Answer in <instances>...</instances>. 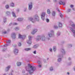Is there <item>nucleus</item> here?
Listing matches in <instances>:
<instances>
[{"label":"nucleus","mask_w":75,"mask_h":75,"mask_svg":"<svg viewBox=\"0 0 75 75\" xmlns=\"http://www.w3.org/2000/svg\"><path fill=\"white\" fill-rule=\"evenodd\" d=\"M70 25H71L73 28H71L70 29L72 32L73 33V35L74 37L75 38V24L72 21H70Z\"/></svg>","instance_id":"2"},{"label":"nucleus","mask_w":75,"mask_h":75,"mask_svg":"<svg viewBox=\"0 0 75 75\" xmlns=\"http://www.w3.org/2000/svg\"><path fill=\"white\" fill-rule=\"evenodd\" d=\"M13 46L14 47H17V45L15 44L14 45H13Z\"/></svg>","instance_id":"58"},{"label":"nucleus","mask_w":75,"mask_h":75,"mask_svg":"<svg viewBox=\"0 0 75 75\" xmlns=\"http://www.w3.org/2000/svg\"><path fill=\"white\" fill-rule=\"evenodd\" d=\"M30 21H31L32 23H34L35 21H39V20L38 19H30Z\"/></svg>","instance_id":"11"},{"label":"nucleus","mask_w":75,"mask_h":75,"mask_svg":"<svg viewBox=\"0 0 75 75\" xmlns=\"http://www.w3.org/2000/svg\"><path fill=\"white\" fill-rule=\"evenodd\" d=\"M11 6L12 7H14V6H15V5L13 3H11Z\"/></svg>","instance_id":"25"},{"label":"nucleus","mask_w":75,"mask_h":75,"mask_svg":"<svg viewBox=\"0 0 75 75\" xmlns=\"http://www.w3.org/2000/svg\"><path fill=\"white\" fill-rule=\"evenodd\" d=\"M26 42L29 45H31L32 42H31V40H27Z\"/></svg>","instance_id":"13"},{"label":"nucleus","mask_w":75,"mask_h":75,"mask_svg":"<svg viewBox=\"0 0 75 75\" xmlns=\"http://www.w3.org/2000/svg\"><path fill=\"white\" fill-rule=\"evenodd\" d=\"M25 72V70H22V73H23V74H24Z\"/></svg>","instance_id":"41"},{"label":"nucleus","mask_w":75,"mask_h":75,"mask_svg":"<svg viewBox=\"0 0 75 75\" xmlns=\"http://www.w3.org/2000/svg\"><path fill=\"white\" fill-rule=\"evenodd\" d=\"M19 9H18L17 10V12H19Z\"/></svg>","instance_id":"61"},{"label":"nucleus","mask_w":75,"mask_h":75,"mask_svg":"<svg viewBox=\"0 0 75 75\" xmlns=\"http://www.w3.org/2000/svg\"><path fill=\"white\" fill-rule=\"evenodd\" d=\"M33 52V54H36V50H35Z\"/></svg>","instance_id":"49"},{"label":"nucleus","mask_w":75,"mask_h":75,"mask_svg":"<svg viewBox=\"0 0 75 75\" xmlns=\"http://www.w3.org/2000/svg\"><path fill=\"white\" fill-rule=\"evenodd\" d=\"M35 33L33 31L31 33V34H33H33H34Z\"/></svg>","instance_id":"47"},{"label":"nucleus","mask_w":75,"mask_h":75,"mask_svg":"<svg viewBox=\"0 0 75 75\" xmlns=\"http://www.w3.org/2000/svg\"><path fill=\"white\" fill-rule=\"evenodd\" d=\"M24 50L26 51H30L31 50V48H26L24 49Z\"/></svg>","instance_id":"18"},{"label":"nucleus","mask_w":75,"mask_h":75,"mask_svg":"<svg viewBox=\"0 0 75 75\" xmlns=\"http://www.w3.org/2000/svg\"><path fill=\"white\" fill-rule=\"evenodd\" d=\"M68 60H70L71 59V58L70 57H69L68 59Z\"/></svg>","instance_id":"56"},{"label":"nucleus","mask_w":75,"mask_h":75,"mask_svg":"<svg viewBox=\"0 0 75 75\" xmlns=\"http://www.w3.org/2000/svg\"><path fill=\"white\" fill-rule=\"evenodd\" d=\"M54 70V67L51 66V67L49 68V71H52Z\"/></svg>","instance_id":"19"},{"label":"nucleus","mask_w":75,"mask_h":75,"mask_svg":"<svg viewBox=\"0 0 75 75\" xmlns=\"http://www.w3.org/2000/svg\"><path fill=\"white\" fill-rule=\"evenodd\" d=\"M47 13L48 14L50 13V10L49 9H47Z\"/></svg>","instance_id":"37"},{"label":"nucleus","mask_w":75,"mask_h":75,"mask_svg":"<svg viewBox=\"0 0 75 75\" xmlns=\"http://www.w3.org/2000/svg\"><path fill=\"white\" fill-rule=\"evenodd\" d=\"M53 28H55V29H57V28H58V26H57V25H54L53 26Z\"/></svg>","instance_id":"24"},{"label":"nucleus","mask_w":75,"mask_h":75,"mask_svg":"<svg viewBox=\"0 0 75 75\" xmlns=\"http://www.w3.org/2000/svg\"><path fill=\"white\" fill-rule=\"evenodd\" d=\"M46 22H47V23L49 22V19H46Z\"/></svg>","instance_id":"44"},{"label":"nucleus","mask_w":75,"mask_h":75,"mask_svg":"<svg viewBox=\"0 0 75 75\" xmlns=\"http://www.w3.org/2000/svg\"><path fill=\"white\" fill-rule=\"evenodd\" d=\"M34 18L35 19H38L39 18V16L37 14H35L34 16Z\"/></svg>","instance_id":"16"},{"label":"nucleus","mask_w":75,"mask_h":75,"mask_svg":"<svg viewBox=\"0 0 75 75\" xmlns=\"http://www.w3.org/2000/svg\"><path fill=\"white\" fill-rule=\"evenodd\" d=\"M36 40L37 41H45L46 39H45V36L44 35H38L37 36Z\"/></svg>","instance_id":"4"},{"label":"nucleus","mask_w":75,"mask_h":75,"mask_svg":"<svg viewBox=\"0 0 75 75\" xmlns=\"http://www.w3.org/2000/svg\"><path fill=\"white\" fill-rule=\"evenodd\" d=\"M13 53L15 55H17L18 52V50L17 49H14L13 50Z\"/></svg>","instance_id":"9"},{"label":"nucleus","mask_w":75,"mask_h":75,"mask_svg":"<svg viewBox=\"0 0 75 75\" xmlns=\"http://www.w3.org/2000/svg\"><path fill=\"white\" fill-rule=\"evenodd\" d=\"M4 23H6V19H4Z\"/></svg>","instance_id":"51"},{"label":"nucleus","mask_w":75,"mask_h":75,"mask_svg":"<svg viewBox=\"0 0 75 75\" xmlns=\"http://www.w3.org/2000/svg\"><path fill=\"white\" fill-rule=\"evenodd\" d=\"M29 19H33V17H30L29 18Z\"/></svg>","instance_id":"53"},{"label":"nucleus","mask_w":75,"mask_h":75,"mask_svg":"<svg viewBox=\"0 0 75 75\" xmlns=\"http://www.w3.org/2000/svg\"><path fill=\"white\" fill-rule=\"evenodd\" d=\"M11 37L13 39H15L16 38V35L15 33H12L11 34Z\"/></svg>","instance_id":"10"},{"label":"nucleus","mask_w":75,"mask_h":75,"mask_svg":"<svg viewBox=\"0 0 75 75\" xmlns=\"http://www.w3.org/2000/svg\"><path fill=\"white\" fill-rule=\"evenodd\" d=\"M43 61L44 62H46V60L45 59H44Z\"/></svg>","instance_id":"57"},{"label":"nucleus","mask_w":75,"mask_h":75,"mask_svg":"<svg viewBox=\"0 0 75 75\" xmlns=\"http://www.w3.org/2000/svg\"><path fill=\"white\" fill-rule=\"evenodd\" d=\"M70 7H71V8H72V7H74V5H71L70 6Z\"/></svg>","instance_id":"43"},{"label":"nucleus","mask_w":75,"mask_h":75,"mask_svg":"<svg viewBox=\"0 0 75 75\" xmlns=\"http://www.w3.org/2000/svg\"><path fill=\"white\" fill-rule=\"evenodd\" d=\"M58 26L59 27H62V24L61 22H59Z\"/></svg>","instance_id":"21"},{"label":"nucleus","mask_w":75,"mask_h":75,"mask_svg":"<svg viewBox=\"0 0 75 75\" xmlns=\"http://www.w3.org/2000/svg\"><path fill=\"white\" fill-rule=\"evenodd\" d=\"M27 11V8H24V11L25 12Z\"/></svg>","instance_id":"42"},{"label":"nucleus","mask_w":75,"mask_h":75,"mask_svg":"<svg viewBox=\"0 0 75 75\" xmlns=\"http://www.w3.org/2000/svg\"><path fill=\"white\" fill-rule=\"evenodd\" d=\"M13 25H18V23H13Z\"/></svg>","instance_id":"46"},{"label":"nucleus","mask_w":75,"mask_h":75,"mask_svg":"<svg viewBox=\"0 0 75 75\" xmlns=\"http://www.w3.org/2000/svg\"><path fill=\"white\" fill-rule=\"evenodd\" d=\"M26 71H27L30 74H33V71L36 70V67H32L31 65L26 66L25 67Z\"/></svg>","instance_id":"1"},{"label":"nucleus","mask_w":75,"mask_h":75,"mask_svg":"<svg viewBox=\"0 0 75 75\" xmlns=\"http://www.w3.org/2000/svg\"><path fill=\"white\" fill-rule=\"evenodd\" d=\"M15 30L16 31L19 30V28L18 27H16L15 28Z\"/></svg>","instance_id":"32"},{"label":"nucleus","mask_w":75,"mask_h":75,"mask_svg":"<svg viewBox=\"0 0 75 75\" xmlns=\"http://www.w3.org/2000/svg\"><path fill=\"white\" fill-rule=\"evenodd\" d=\"M3 33H4V34H6V33H7V32L6 31L4 30L3 32Z\"/></svg>","instance_id":"45"},{"label":"nucleus","mask_w":75,"mask_h":75,"mask_svg":"<svg viewBox=\"0 0 75 75\" xmlns=\"http://www.w3.org/2000/svg\"><path fill=\"white\" fill-rule=\"evenodd\" d=\"M10 42H11V40H8V41L6 42V43L9 44V45L8 44V45H10Z\"/></svg>","instance_id":"28"},{"label":"nucleus","mask_w":75,"mask_h":75,"mask_svg":"<svg viewBox=\"0 0 75 75\" xmlns=\"http://www.w3.org/2000/svg\"><path fill=\"white\" fill-rule=\"evenodd\" d=\"M70 11H71V9H68V12H70Z\"/></svg>","instance_id":"50"},{"label":"nucleus","mask_w":75,"mask_h":75,"mask_svg":"<svg viewBox=\"0 0 75 75\" xmlns=\"http://www.w3.org/2000/svg\"><path fill=\"white\" fill-rule=\"evenodd\" d=\"M56 47L54 46L53 47V50L54 52L56 51Z\"/></svg>","instance_id":"31"},{"label":"nucleus","mask_w":75,"mask_h":75,"mask_svg":"<svg viewBox=\"0 0 75 75\" xmlns=\"http://www.w3.org/2000/svg\"><path fill=\"white\" fill-rule=\"evenodd\" d=\"M48 36L46 37V39L47 40H50V38L54 35V31L52 30H50L49 32L48 33Z\"/></svg>","instance_id":"3"},{"label":"nucleus","mask_w":75,"mask_h":75,"mask_svg":"<svg viewBox=\"0 0 75 75\" xmlns=\"http://www.w3.org/2000/svg\"><path fill=\"white\" fill-rule=\"evenodd\" d=\"M6 14L7 15H8V16H10V12L7 11H6Z\"/></svg>","instance_id":"27"},{"label":"nucleus","mask_w":75,"mask_h":75,"mask_svg":"<svg viewBox=\"0 0 75 75\" xmlns=\"http://www.w3.org/2000/svg\"><path fill=\"white\" fill-rule=\"evenodd\" d=\"M23 18H19L18 19H23Z\"/></svg>","instance_id":"52"},{"label":"nucleus","mask_w":75,"mask_h":75,"mask_svg":"<svg viewBox=\"0 0 75 75\" xmlns=\"http://www.w3.org/2000/svg\"><path fill=\"white\" fill-rule=\"evenodd\" d=\"M18 45L19 47H21V42H18Z\"/></svg>","instance_id":"30"},{"label":"nucleus","mask_w":75,"mask_h":75,"mask_svg":"<svg viewBox=\"0 0 75 75\" xmlns=\"http://www.w3.org/2000/svg\"><path fill=\"white\" fill-rule=\"evenodd\" d=\"M8 45H9L8 44H6L3 46V47H4L2 50V51H3V52H4V51H6V50H7V47H7Z\"/></svg>","instance_id":"8"},{"label":"nucleus","mask_w":75,"mask_h":75,"mask_svg":"<svg viewBox=\"0 0 75 75\" xmlns=\"http://www.w3.org/2000/svg\"><path fill=\"white\" fill-rule=\"evenodd\" d=\"M9 75H13V73H9Z\"/></svg>","instance_id":"54"},{"label":"nucleus","mask_w":75,"mask_h":75,"mask_svg":"<svg viewBox=\"0 0 75 75\" xmlns=\"http://www.w3.org/2000/svg\"><path fill=\"white\" fill-rule=\"evenodd\" d=\"M68 46L69 47H72V44H69L68 45Z\"/></svg>","instance_id":"40"},{"label":"nucleus","mask_w":75,"mask_h":75,"mask_svg":"<svg viewBox=\"0 0 75 75\" xmlns=\"http://www.w3.org/2000/svg\"><path fill=\"white\" fill-rule=\"evenodd\" d=\"M38 47V45H34L33 47V48L34 49H35L36 48H37Z\"/></svg>","instance_id":"17"},{"label":"nucleus","mask_w":75,"mask_h":75,"mask_svg":"<svg viewBox=\"0 0 75 75\" xmlns=\"http://www.w3.org/2000/svg\"><path fill=\"white\" fill-rule=\"evenodd\" d=\"M11 73H12V72H13V70H12L11 71Z\"/></svg>","instance_id":"63"},{"label":"nucleus","mask_w":75,"mask_h":75,"mask_svg":"<svg viewBox=\"0 0 75 75\" xmlns=\"http://www.w3.org/2000/svg\"><path fill=\"white\" fill-rule=\"evenodd\" d=\"M49 50L50 52H52V49L51 48H50L49 49Z\"/></svg>","instance_id":"48"},{"label":"nucleus","mask_w":75,"mask_h":75,"mask_svg":"<svg viewBox=\"0 0 75 75\" xmlns=\"http://www.w3.org/2000/svg\"><path fill=\"white\" fill-rule=\"evenodd\" d=\"M10 68H11V66L10 65H8L5 68V71L6 72L8 71V70L10 69Z\"/></svg>","instance_id":"12"},{"label":"nucleus","mask_w":75,"mask_h":75,"mask_svg":"<svg viewBox=\"0 0 75 75\" xmlns=\"http://www.w3.org/2000/svg\"><path fill=\"white\" fill-rule=\"evenodd\" d=\"M52 16H55V12L54 11H53L52 13Z\"/></svg>","instance_id":"34"},{"label":"nucleus","mask_w":75,"mask_h":75,"mask_svg":"<svg viewBox=\"0 0 75 75\" xmlns=\"http://www.w3.org/2000/svg\"><path fill=\"white\" fill-rule=\"evenodd\" d=\"M26 37L25 35H21V34H19L18 35V38L19 39H21L22 40H24Z\"/></svg>","instance_id":"6"},{"label":"nucleus","mask_w":75,"mask_h":75,"mask_svg":"<svg viewBox=\"0 0 75 75\" xmlns=\"http://www.w3.org/2000/svg\"><path fill=\"white\" fill-rule=\"evenodd\" d=\"M60 51L61 55H59L58 56V58L57 59V61L59 62H61V61L62 59L61 57H62V55H64L65 54L64 49H60Z\"/></svg>","instance_id":"5"},{"label":"nucleus","mask_w":75,"mask_h":75,"mask_svg":"<svg viewBox=\"0 0 75 75\" xmlns=\"http://www.w3.org/2000/svg\"><path fill=\"white\" fill-rule=\"evenodd\" d=\"M70 73H69V72H68L67 73V74H68V75H69V74H70Z\"/></svg>","instance_id":"62"},{"label":"nucleus","mask_w":75,"mask_h":75,"mask_svg":"<svg viewBox=\"0 0 75 75\" xmlns=\"http://www.w3.org/2000/svg\"><path fill=\"white\" fill-rule=\"evenodd\" d=\"M61 32H57L56 34L57 36V37H59V36L60 35H61Z\"/></svg>","instance_id":"20"},{"label":"nucleus","mask_w":75,"mask_h":75,"mask_svg":"<svg viewBox=\"0 0 75 75\" xmlns=\"http://www.w3.org/2000/svg\"><path fill=\"white\" fill-rule=\"evenodd\" d=\"M72 9H73V10L74 11H75V8H73Z\"/></svg>","instance_id":"60"},{"label":"nucleus","mask_w":75,"mask_h":75,"mask_svg":"<svg viewBox=\"0 0 75 75\" xmlns=\"http://www.w3.org/2000/svg\"><path fill=\"white\" fill-rule=\"evenodd\" d=\"M4 75H7V74H6L4 73Z\"/></svg>","instance_id":"64"},{"label":"nucleus","mask_w":75,"mask_h":75,"mask_svg":"<svg viewBox=\"0 0 75 75\" xmlns=\"http://www.w3.org/2000/svg\"><path fill=\"white\" fill-rule=\"evenodd\" d=\"M17 66H18V67H19V66H20V65H21V63L18 62L17 63Z\"/></svg>","instance_id":"23"},{"label":"nucleus","mask_w":75,"mask_h":75,"mask_svg":"<svg viewBox=\"0 0 75 75\" xmlns=\"http://www.w3.org/2000/svg\"><path fill=\"white\" fill-rule=\"evenodd\" d=\"M45 13H42L41 16V18L42 19H44V17H45Z\"/></svg>","instance_id":"14"},{"label":"nucleus","mask_w":75,"mask_h":75,"mask_svg":"<svg viewBox=\"0 0 75 75\" xmlns=\"http://www.w3.org/2000/svg\"><path fill=\"white\" fill-rule=\"evenodd\" d=\"M6 9H8L9 8V6L8 5H6Z\"/></svg>","instance_id":"33"},{"label":"nucleus","mask_w":75,"mask_h":75,"mask_svg":"<svg viewBox=\"0 0 75 75\" xmlns=\"http://www.w3.org/2000/svg\"><path fill=\"white\" fill-rule=\"evenodd\" d=\"M12 14L13 17H16V14H15V13H14V12L13 11L12 12Z\"/></svg>","instance_id":"22"},{"label":"nucleus","mask_w":75,"mask_h":75,"mask_svg":"<svg viewBox=\"0 0 75 75\" xmlns=\"http://www.w3.org/2000/svg\"><path fill=\"white\" fill-rule=\"evenodd\" d=\"M28 10H31L33 8V3L31 2L28 4Z\"/></svg>","instance_id":"7"},{"label":"nucleus","mask_w":75,"mask_h":75,"mask_svg":"<svg viewBox=\"0 0 75 75\" xmlns=\"http://www.w3.org/2000/svg\"><path fill=\"white\" fill-rule=\"evenodd\" d=\"M38 30L37 29H35L33 30V31L34 32H35V33H37V31Z\"/></svg>","instance_id":"38"},{"label":"nucleus","mask_w":75,"mask_h":75,"mask_svg":"<svg viewBox=\"0 0 75 75\" xmlns=\"http://www.w3.org/2000/svg\"><path fill=\"white\" fill-rule=\"evenodd\" d=\"M57 0H53L54 2H57Z\"/></svg>","instance_id":"59"},{"label":"nucleus","mask_w":75,"mask_h":75,"mask_svg":"<svg viewBox=\"0 0 75 75\" xmlns=\"http://www.w3.org/2000/svg\"><path fill=\"white\" fill-rule=\"evenodd\" d=\"M17 21H23V19H18Z\"/></svg>","instance_id":"39"},{"label":"nucleus","mask_w":75,"mask_h":75,"mask_svg":"<svg viewBox=\"0 0 75 75\" xmlns=\"http://www.w3.org/2000/svg\"><path fill=\"white\" fill-rule=\"evenodd\" d=\"M59 4H61L63 5V6H64V5H65V4H66V2H62V1H60L59 2Z\"/></svg>","instance_id":"15"},{"label":"nucleus","mask_w":75,"mask_h":75,"mask_svg":"<svg viewBox=\"0 0 75 75\" xmlns=\"http://www.w3.org/2000/svg\"><path fill=\"white\" fill-rule=\"evenodd\" d=\"M38 64H40L41 62H40V61H38Z\"/></svg>","instance_id":"55"},{"label":"nucleus","mask_w":75,"mask_h":75,"mask_svg":"<svg viewBox=\"0 0 75 75\" xmlns=\"http://www.w3.org/2000/svg\"><path fill=\"white\" fill-rule=\"evenodd\" d=\"M31 27V25H28L27 27V29H29V28H30Z\"/></svg>","instance_id":"26"},{"label":"nucleus","mask_w":75,"mask_h":75,"mask_svg":"<svg viewBox=\"0 0 75 75\" xmlns=\"http://www.w3.org/2000/svg\"><path fill=\"white\" fill-rule=\"evenodd\" d=\"M28 38L29 39V40H31V39H32V36L30 35H29L28 36Z\"/></svg>","instance_id":"29"},{"label":"nucleus","mask_w":75,"mask_h":75,"mask_svg":"<svg viewBox=\"0 0 75 75\" xmlns=\"http://www.w3.org/2000/svg\"><path fill=\"white\" fill-rule=\"evenodd\" d=\"M59 16L61 18H62V17H63V15L61 13L59 14Z\"/></svg>","instance_id":"36"},{"label":"nucleus","mask_w":75,"mask_h":75,"mask_svg":"<svg viewBox=\"0 0 75 75\" xmlns=\"http://www.w3.org/2000/svg\"><path fill=\"white\" fill-rule=\"evenodd\" d=\"M38 68H42V65L39 64L38 65Z\"/></svg>","instance_id":"35"}]
</instances>
